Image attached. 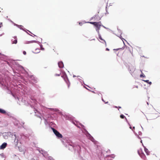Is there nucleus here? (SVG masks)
Segmentation results:
<instances>
[{"label": "nucleus", "mask_w": 160, "mask_h": 160, "mask_svg": "<svg viewBox=\"0 0 160 160\" xmlns=\"http://www.w3.org/2000/svg\"><path fill=\"white\" fill-rule=\"evenodd\" d=\"M96 22H89V23H90L91 24H93L94 26Z\"/></svg>", "instance_id": "17"}, {"label": "nucleus", "mask_w": 160, "mask_h": 160, "mask_svg": "<svg viewBox=\"0 0 160 160\" xmlns=\"http://www.w3.org/2000/svg\"><path fill=\"white\" fill-rule=\"evenodd\" d=\"M118 108H121V107H118Z\"/></svg>", "instance_id": "35"}, {"label": "nucleus", "mask_w": 160, "mask_h": 160, "mask_svg": "<svg viewBox=\"0 0 160 160\" xmlns=\"http://www.w3.org/2000/svg\"><path fill=\"white\" fill-rule=\"evenodd\" d=\"M37 42V41H31L32 42Z\"/></svg>", "instance_id": "30"}, {"label": "nucleus", "mask_w": 160, "mask_h": 160, "mask_svg": "<svg viewBox=\"0 0 160 160\" xmlns=\"http://www.w3.org/2000/svg\"><path fill=\"white\" fill-rule=\"evenodd\" d=\"M129 69L131 73L133 72L135 70V68L132 66H129Z\"/></svg>", "instance_id": "7"}, {"label": "nucleus", "mask_w": 160, "mask_h": 160, "mask_svg": "<svg viewBox=\"0 0 160 160\" xmlns=\"http://www.w3.org/2000/svg\"><path fill=\"white\" fill-rule=\"evenodd\" d=\"M14 136L15 137V141L16 140V138H16V135L15 134H14Z\"/></svg>", "instance_id": "31"}, {"label": "nucleus", "mask_w": 160, "mask_h": 160, "mask_svg": "<svg viewBox=\"0 0 160 160\" xmlns=\"http://www.w3.org/2000/svg\"><path fill=\"white\" fill-rule=\"evenodd\" d=\"M14 38L15 39L13 41H12V44H16L17 43V39L16 36H14Z\"/></svg>", "instance_id": "12"}, {"label": "nucleus", "mask_w": 160, "mask_h": 160, "mask_svg": "<svg viewBox=\"0 0 160 160\" xmlns=\"http://www.w3.org/2000/svg\"><path fill=\"white\" fill-rule=\"evenodd\" d=\"M130 128L131 129V127H130Z\"/></svg>", "instance_id": "39"}, {"label": "nucleus", "mask_w": 160, "mask_h": 160, "mask_svg": "<svg viewBox=\"0 0 160 160\" xmlns=\"http://www.w3.org/2000/svg\"><path fill=\"white\" fill-rule=\"evenodd\" d=\"M144 81L145 82L149 83L150 85H151L152 84V82H149V80H144Z\"/></svg>", "instance_id": "15"}, {"label": "nucleus", "mask_w": 160, "mask_h": 160, "mask_svg": "<svg viewBox=\"0 0 160 160\" xmlns=\"http://www.w3.org/2000/svg\"><path fill=\"white\" fill-rule=\"evenodd\" d=\"M66 147L68 148L70 150H72L74 148L72 145L70 143H68V144L66 145Z\"/></svg>", "instance_id": "8"}, {"label": "nucleus", "mask_w": 160, "mask_h": 160, "mask_svg": "<svg viewBox=\"0 0 160 160\" xmlns=\"http://www.w3.org/2000/svg\"><path fill=\"white\" fill-rule=\"evenodd\" d=\"M22 26H20L19 27L20 29H22Z\"/></svg>", "instance_id": "23"}, {"label": "nucleus", "mask_w": 160, "mask_h": 160, "mask_svg": "<svg viewBox=\"0 0 160 160\" xmlns=\"http://www.w3.org/2000/svg\"><path fill=\"white\" fill-rule=\"evenodd\" d=\"M0 113L2 114H6V112L5 110L0 108Z\"/></svg>", "instance_id": "13"}, {"label": "nucleus", "mask_w": 160, "mask_h": 160, "mask_svg": "<svg viewBox=\"0 0 160 160\" xmlns=\"http://www.w3.org/2000/svg\"><path fill=\"white\" fill-rule=\"evenodd\" d=\"M42 154L43 155V156L44 157H45L46 158L47 157V156L46 155L47 153H42Z\"/></svg>", "instance_id": "18"}, {"label": "nucleus", "mask_w": 160, "mask_h": 160, "mask_svg": "<svg viewBox=\"0 0 160 160\" xmlns=\"http://www.w3.org/2000/svg\"><path fill=\"white\" fill-rule=\"evenodd\" d=\"M102 101L104 102H105V103H108V102H105V101H104V100H103V98L102 99Z\"/></svg>", "instance_id": "24"}, {"label": "nucleus", "mask_w": 160, "mask_h": 160, "mask_svg": "<svg viewBox=\"0 0 160 160\" xmlns=\"http://www.w3.org/2000/svg\"><path fill=\"white\" fill-rule=\"evenodd\" d=\"M101 23L100 22H98L96 23L94 25V26L96 27V30L98 32V33L99 34V30H100V28L101 26Z\"/></svg>", "instance_id": "1"}, {"label": "nucleus", "mask_w": 160, "mask_h": 160, "mask_svg": "<svg viewBox=\"0 0 160 160\" xmlns=\"http://www.w3.org/2000/svg\"><path fill=\"white\" fill-rule=\"evenodd\" d=\"M140 77H144V76H143V74H141V75H140Z\"/></svg>", "instance_id": "25"}, {"label": "nucleus", "mask_w": 160, "mask_h": 160, "mask_svg": "<svg viewBox=\"0 0 160 160\" xmlns=\"http://www.w3.org/2000/svg\"><path fill=\"white\" fill-rule=\"evenodd\" d=\"M7 145V143L6 142L3 143L0 146V149H4Z\"/></svg>", "instance_id": "9"}, {"label": "nucleus", "mask_w": 160, "mask_h": 160, "mask_svg": "<svg viewBox=\"0 0 160 160\" xmlns=\"http://www.w3.org/2000/svg\"><path fill=\"white\" fill-rule=\"evenodd\" d=\"M86 131V134L87 136V137L91 141H92L94 144H96V141H95L91 135L87 131Z\"/></svg>", "instance_id": "2"}, {"label": "nucleus", "mask_w": 160, "mask_h": 160, "mask_svg": "<svg viewBox=\"0 0 160 160\" xmlns=\"http://www.w3.org/2000/svg\"><path fill=\"white\" fill-rule=\"evenodd\" d=\"M55 76H60V74H56V75H55Z\"/></svg>", "instance_id": "32"}, {"label": "nucleus", "mask_w": 160, "mask_h": 160, "mask_svg": "<svg viewBox=\"0 0 160 160\" xmlns=\"http://www.w3.org/2000/svg\"><path fill=\"white\" fill-rule=\"evenodd\" d=\"M120 117L121 118L123 119L125 118V117L124 115L122 114V115H120Z\"/></svg>", "instance_id": "16"}, {"label": "nucleus", "mask_w": 160, "mask_h": 160, "mask_svg": "<svg viewBox=\"0 0 160 160\" xmlns=\"http://www.w3.org/2000/svg\"><path fill=\"white\" fill-rule=\"evenodd\" d=\"M142 145L143 146V147H144V151H145V152H146V154L147 155H149V153H150V152L149 151V150H148V149H147L146 147H144L143 146V144H142Z\"/></svg>", "instance_id": "11"}, {"label": "nucleus", "mask_w": 160, "mask_h": 160, "mask_svg": "<svg viewBox=\"0 0 160 160\" xmlns=\"http://www.w3.org/2000/svg\"><path fill=\"white\" fill-rule=\"evenodd\" d=\"M109 49H108V48H106V50H107V51H109Z\"/></svg>", "instance_id": "33"}, {"label": "nucleus", "mask_w": 160, "mask_h": 160, "mask_svg": "<svg viewBox=\"0 0 160 160\" xmlns=\"http://www.w3.org/2000/svg\"><path fill=\"white\" fill-rule=\"evenodd\" d=\"M11 135V133L9 132H4L2 134L3 136L5 139L8 138V137H10Z\"/></svg>", "instance_id": "4"}, {"label": "nucleus", "mask_w": 160, "mask_h": 160, "mask_svg": "<svg viewBox=\"0 0 160 160\" xmlns=\"http://www.w3.org/2000/svg\"><path fill=\"white\" fill-rule=\"evenodd\" d=\"M118 49V50H119V49Z\"/></svg>", "instance_id": "40"}, {"label": "nucleus", "mask_w": 160, "mask_h": 160, "mask_svg": "<svg viewBox=\"0 0 160 160\" xmlns=\"http://www.w3.org/2000/svg\"><path fill=\"white\" fill-rule=\"evenodd\" d=\"M23 53L25 55H26V52L25 51H23Z\"/></svg>", "instance_id": "20"}, {"label": "nucleus", "mask_w": 160, "mask_h": 160, "mask_svg": "<svg viewBox=\"0 0 160 160\" xmlns=\"http://www.w3.org/2000/svg\"><path fill=\"white\" fill-rule=\"evenodd\" d=\"M58 65L60 68H63L64 67L63 63L62 62H58Z\"/></svg>", "instance_id": "10"}, {"label": "nucleus", "mask_w": 160, "mask_h": 160, "mask_svg": "<svg viewBox=\"0 0 160 160\" xmlns=\"http://www.w3.org/2000/svg\"><path fill=\"white\" fill-rule=\"evenodd\" d=\"M117 55L119 57L120 56V55H119V52H118L117 54Z\"/></svg>", "instance_id": "27"}, {"label": "nucleus", "mask_w": 160, "mask_h": 160, "mask_svg": "<svg viewBox=\"0 0 160 160\" xmlns=\"http://www.w3.org/2000/svg\"><path fill=\"white\" fill-rule=\"evenodd\" d=\"M49 109H50L52 111H53L54 112H57L58 111V110L56 108H50Z\"/></svg>", "instance_id": "14"}, {"label": "nucleus", "mask_w": 160, "mask_h": 160, "mask_svg": "<svg viewBox=\"0 0 160 160\" xmlns=\"http://www.w3.org/2000/svg\"><path fill=\"white\" fill-rule=\"evenodd\" d=\"M68 87L69 88V86H70V83H68Z\"/></svg>", "instance_id": "26"}, {"label": "nucleus", "mask_w": 160, "mask_h": 160, "mask_svg": "<svg viewBox=\"0 0 160 160\" xmlns=\"http://www.w3.org/2000/svg\"><path fill=\"white\" fill-rule=\"evenodd\" d=\"M2 26V22L0 23V28Z\"/></svg>", "instance_id": "21"}, {"label": "nucleus", "mask_w": 160, "mask_h": 160, "mask_svg": "<svg viewBox=\"0 0 160 160\" xmlns=\"http://www.w3.org/2000/svg\"><path fill=\"white\" fill-rule=\"evenodd\" d=\"M138 153L142 158L144 159H146V156L143 152H142V150L141 149H140L138 150Z\"/></svg>", "instance_id": "3"}, {"label": "nucleus", "mask_w": 160, "mask_h": 160, "mask_svg": "<svg viewBox=\"0 0 160 160\" xmlns=\"http://www.w3.org/2000/svg\"><path fill=\"white\" fill-rule=\"evenodd\" d=\"M51 128L52 129V130H56L54 128Z\"/></svg>", "instance_id": "29"}, {"label": "nucleus", "mask_w": 160, "mask_h": 160, "mask_svg": "<svg viewBox=\"0 0 160 160\" xmlns=\"http://www.w3.org/2000/svg\"><path fill=\"white\" fill-rule=\"evenodd\" d=\"M113 157H112V158H113L114 157V156L113 155Z\"/></svg>", "instance_id": "37"}, {"label": "nucleus", "mask_w": 160, "mask_h": 160, "mask_svg": "<svg viewBox=\"0 0 160 160\" xmlns=\"http://www.w3.org/2000/svg\"><path fill=\"white\" fill-rule=\"evenodd\" d=\"M82 128L83 129H84V130H86L84 126H83Z\"/></svg>", "instance_id": "28"}, {"label": "nucleus", "mask_w": 160, "mask_h": 160, "mask_svg": "<svg viewBox=\"0 0 160 160\" xmlns=\"http://www.w3.org/2000/svg\"><path fill=\"white\" fill-rule=\"evenodd\" d=\"M54 133L58 138H62V135L58 131H53Z\"/></svg>", "instance_id": "6"}, {"label": "nucleus", "mask_w": 160, "mask_h": 160, "mask_svg": "<svg viewBox=\"0 0 160 160\" xmlns=\"http://www.w3.org/2000/svg\"><path fill=\"white\" fill-rule=\"evenodd\" d=\"M49 159L50 160H53V159L51 157H49Z\"/></svg>", "instance_id": "22"}, {"label": "nucleus", "mask_w": 160, "mask_h": 160, "mask_svg": "<svg viewBox=\"0 0 160 160\" xmlns=\"http://www.w3.org/2000/svg\"><path fill=\"white\" fill-rule=\"evenodd\" d=\"M135 135L139 138H140L142 133L140 131H134L133 132Z\"/></svg>", "instance_id": "5"}, {"label": "nucleus", "mask_w": 160, "mask_h": 160, "mask_svg": "<svg viewBox=\"0 0 160 160\" xmlns=\"http://www.w3.org/2000/svg\"><path fill=\"white\" fill-rule=\"evenodd\" d=\"M99 38L100 40H103V39H102V38L101 37V35L99 34Z\"/></svg>", "instance_id": "19"}, {"label": "nucleus", "mask_w": 160, "mask_h": 160, "mask_svg": "<svg viewBox=\"0 0 160 160\" xmlns=\"http://www.w3.org/2000/svg\"><path fill=\"white\" fill-rule=\"evenodd\" d=\"M133 128L134 129V127H133Z\"/></svg>", "instance_id": "38"}, {"label": "nucleus", "mask_w": 160, "mask_h": 160, "mask_svg": "<svg viewBox=\"0 0 160 160\" xmlns=\"http://www.w3.org/2000/svg\"><path fill=\"white\" fill-rule=\"evenodd\" d=\"M39 50V49H36V50Z\"/></svg>", "instance_id": "36"}, {"label": "nucleus", "mask_w": 160, "mask_h": 160, "mask_svg": "<svg viewBox=\"0 0 160 160\" xmlns=\"http://www.w3.org/2000/svg\"><path fill=\"white\" fill-rule=\"evenodd\" d=\"M140 142H141V143H142V140Z\"/></svg>", "instance_id": "34"}]
</instances>
